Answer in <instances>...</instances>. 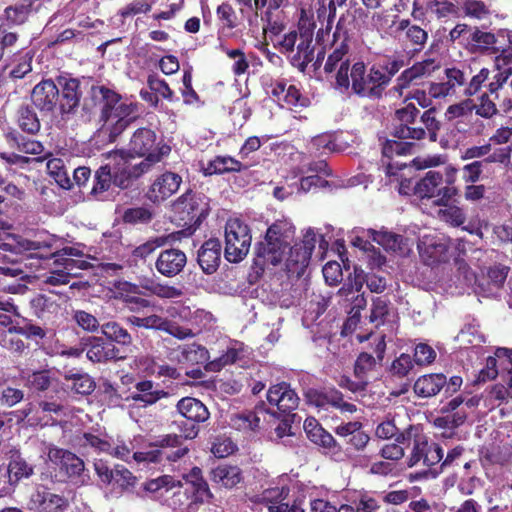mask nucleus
I'll return each instance as SVG.
<instances>
[{
  "instance_id": "obj_2",
  "label": "nucleus",
  "mask_w": 512,
  "mask_h": 512,
  "mask_svg": "<svg viewBox=\"0 0 512 512\" xmlns=\"http://www.w3.org/2000/svg\"><path fill=\"white\" fill-rule=\"evenodd\" d=\"M295 236V227L287 220H277L266 230L263 240L255 244L253 270L262 275L268 265L278 266L288 253Z\"/></svg>"
},
{
  "instance_id": "obj_29",
  "label": "nucleus",
  "mask_w": 512,
  "mask_h": 512,
  "mask_svg": "<svg viewBox=\"0 0 512 512\" xmlns=\"http://www.w3.org/2000/svg\"><path fill=\"white\" fill-rule=\"evenodd\" d=\"M222 244L217 238L205 241L197 254V262L206 274H213L219 268L221 262Z\"/></svg>"
},
{
  "instance_id": "obj_19",
  "label": "nucleus",
  "mask_w": 512,
  "mask_h": 512,
  "mask_svg": "<svg viewBox=\"0 0 512 512\" xmlns=\"http://www.w3.org/2000/svg\"><path fill=\"white\" fill-rule=\"evenodd\" d=\"M439 68V63L432 58L415 62L411 67L403 70L396 78L392 91L401 96L405 89L411 85L420 84L423 79L431 76Z\"/></svg>"
},
{
  "instance_id": "obj_27",
  "label": "nucleus",
  "mask_w": 512,
  "mask_h": 512,
  "mask_svg": "<svg viewBox=\"0 0 512 512\" xmlns=\"http://www.w3.org/2000/svg\"><path fill=\"white\" fill-rule=\"evenodd\" d=\"M187 264L186 254L177 248H169L160 252L155 262L157 271L168 278L180 274Z\"/></svg>"
},
{
  "instance_id": "obj_11",
  "label": "nucleus",
  "mask_w": 512,
  "mask_h": 512,
  "mask_svg": "<svg viewBox=\"0 0 512 512\" xmlns=\"http://www.w3.org/2000/svg\"><path fill=\"white\" fill-rule=\"evenodd\" d=\"M48 455L50 460L59 467L60 473H63L70 482L77 486H85L90 483L89 471L86 469L83 459L75 453L53 447L49 449Z\"/></svg>"
},
{
  "instance_id": "obj_8",
  "label": "nucleus",
  "mask_w": 512,
  "mask_h": 512,
  "mask_svg": "<svg viewBox=\"0 0 512 512\" xmlns=\"http://www.w3.org/2000/svg\"><path fill=\"white\" fill-rule=\"evenodd\" d=\"M455 169L447 175L446 186L443 184V175L439 171L429 170L424 177L415 182V196L420 199L436 198L435 204L450 202L459 194V190L453 184L455 182Z\"/></svg>"
},
{
  "instance_id": "obj_18",
  "label": "nucleus",
  "mask_w": 512,
  "mask_h": 512,
  "mask_svg": "<svg viewBox=\"0 0 512 512\" xmlns=\"http://www.w3.org/2000/svg\"><path fill=\"white\" fill-rule=\"evenodd\" d=\"M267 401L270 405H275L277 411L266 409L264 412L280 418L285 415H296L292 413L299 404V397L296 392L291 388L290 384L281 382L273 385L267 391Z\"/></svg>"
},
{
  "instance_id": "obj_54",
  "label": "nucleus",
  "mask_w": 512,
  "mask_h": 512,
  "mask_svg": "<svg viewBox=\"0 0 512 512\" xmlns=\"http://www.w3.org/2000/svg\"><path fill=\"white\" fill-rule=\"evenodd\" d=\"M135 323L138 326H144L146 328H154L157 330L167 332L168 334H170L180 340L194 336V333L192 332L191 329L179 326L178 322H158V324H155L156 322H152L151 325L148 324L149 322H135Z\"/></svg>"
},
{
  "instance_id": "obj_46",
  "label": "nucleus",
  "mask_w": 512,
  "mask_h": 512,
  "mask_svg": "<svg viewBox=\"0 0 512 512\" xmlns=\"http://www.w3.org/2000/svg\"><path fill=\"white\" fill-rule=\"evenodd\" d=\"M264 494L266 499L276 500L269 505L268 509L270 512H304V509L295 501L292 505H290L289 502H283L288 494V489L286 488H282L281 490H266Z\"/></svg>"
},
{
  "instance_id": "obj_26",
  "label": "nucleus",
  "mask_w": 512,
  "mask_h": 512,
  "mask_svg": "<svg viewBox=\"0 0 512 512\" xmlns=\"http://www.w3.org/2000/svg\"><path fill=\"white\" fill-rule=\"evenodd\" d=\"M363 425L359 421L348 422L336 427L335 433L344 439L346 451H363L370 440V436L362 429Z\"/></svg>"
},
{
  "instance_id": "obj_50",
  "label": "nucleus",
  "mask_w": 512,
  "mask_h": 512,
  "mask_svg": "<svg viewBox=\"0 0 512 512\" xmlns=\"http://www.w3.org/2000/svg\"><path fill=\"white\" fill-rule=\"evenodd\" d=\"M495 73L493 67H483L479 72L473 75L469 82H466V86L463 90V95L466 97H472L481 92L483 87L487 88V85L492 81V75Z\"/></svg>"
},
{
  "instance_id": "obj_15",
  "label": "nucleus",
  "mask_w": 512,
  "mask_h": 512,
  "mask_svg": "<svg viewBox=\"0 0 512 512\" xmlns=\"http://www.w3.org/2000/svg\"><path fill=\"white\" fill-rule=\"evenodd\" d=\"M404 105L394 112L392 135L397 139L423 140L426 131L423 127H407V124H416L420 114L419 109L411 102L404 100Z\"/></svg>"
},
{
  "instance_id": "obj_47",
  "label": "nucleus",
  "mask_w": 512,
  "mask_h": 512,
  "mask_svg": "<svg viewBox=\"0 0 512 512\" xmlns=\"http://www.w3.org/2000/svg\"><path fill=\"white\" fill-rule=\"evenodd\" d=\"M64 379L71 382V385H69L71 390L80 395H89L96 387L93 378L87 373L71 370L64 374Z\"/></svg>"
},
{
  "instance_id": "obj_62",
  "label": "nucleus",
  "mask_w": 512,
  "mask_h": 512,
  "mask_svg": "<svg viewBox=\"0 0 512 512\" xmlns=\"http://www.w3.org/2000/svg\"><path fill=\"white\" fill-rule=\"evenodd\" d=\"M51 375L49 370L34 371L26 377V385L37 391H45L51 385Z\"/></svg>"
},
{
  "instance_id": "obj_48",
  "label": "nucleus",
  "mask_w": 512,
  "mask_h": 512,
  "mask_svg": "<svg viewBox=\"0 0 512 512\" xmlns=\"http://www.w3.org/2000/svg\"><path fill=\"white\" fill-rule=\"evenodd\" d=\"M397 30L405 31L406 39L415 46V50H421L427 42L428 33L420 26L411 24L409 19H401Z\"/></svg>"
},
{
  "instance_id": "obj_3",
  "label": "nucleus",
  "mask_w": 512,
  "mask_h": 512,
  "mask_svg": "<svg viewBox=\"0 0 512 512\" xmlns=\"http://www.w3.org/2000/svg\"><path fill=\"white\" fill-rule=\"evenodd\" d=\"M43 251L35 254L39 258L48 259L54 256L52 244L47 241H32L22 236L12 235L9 242L0 244V275L24 279L27 277L22 269L26 252Z\"/></svg>"
},
{
  "instance_id": "obj_10",
  "label": "nucleus",
  "mask_w": 512,
  "mask_h": 512,
  "mask_svg": "<svg viewBox=\"0 0 512 512\" xmlns=\"http://www.w3.org/2000/svg\"><path fill=\"white\" fill-rule=\"evenodd\" d=\"M316 242V234L312 229H309L299 243L290 244L288 253L284 258V270L289 277L300 278L304 275Z\"/></svg>"
},
{
  "instance_id": "obj_61",
  "label": "nucleus",
  "mask_w": 512,
  "mask_h": 512,
  "mask_svg": "<svg viewBox=\"0 0 512 512\" xmlns=\"http://www.w3.org/2000/svg\"><path fill=\"white\" fill-rule=\"evenodd\" d=\"M153 218V213L146 207H133L124 211L122 219L128 224L149 223Z\"/></svg>"
},
{
  "instance_id": "obj_45",
  "label": "nucleus",
  "mask_w": 512,
  "mask_h": 512,
  "mask_svg": "<svg viewBox=\"0 0 512 512\" xmlns=\"http://www.w3.org/2000/svg\"><path fill=\"white\" fill-rule=\"evenodd\" d=\"M492 95L496 96V94H491L488 89L481 93L478 96L476 103L471 102L469 112L474 111L477 116L484 119H492L497 116L499 114V109L497 108L494 99L491 98ZM495 99H498V96L495 97Z\"/></svg>"
},
{
  "instance_id": "obj_22",
  "label": "nucleus",
  "mask_w": 512,
  "mask_h": 512,
  "mask_svg": "<svg viewBox=\"0 0 512 512\" xmlns=\"http://www.w3.org/2000/svg\"><path fill=\"white\" fill-rule=\"evenodd\" d=\"M27 507L32 512H64L68 508V500L38 485L31 493Z\"/></svg>"
},
{
  "instance_id": "obj_36",
  "label": "nucleus",
  "mask_w": 512,
  "mask_h": 512,
  "mask_svg": "<svg viewBox=\"0 0 512 512\" xmlns=\"http://www.w3.org/2000/svg\"><path fill=\"white\" fill-rule=\"evenodd\" d=\"M265 404L262 402L255 407V411L235 414L230 419L233 428L240 431L256 432L260 429V414L264 412Z\"/></svg>"
},
{
  "instance_id": "obj_14",
  "label": "nucleus",
  "mask_w": 512,
  "mask_h": 512,
  "mask_svg": "<svg viewBox=\"0 0 512 512\" xmlns=\"http://www.w3.org/2000/svg\"><path fill=\"white\" fill-rule=\"evenodd\" d=\"M316 24L309 18L301 16L298 23L299 40L296 44V52L290 56V63L300 72H305L308 64L314 58L313 37Z\"/></svg>"
},
{
  "instance_id": "obj_21",
  "label": "nucleus",
  "mask_w": 512,
  "mask_h": 512,
  "mask_svg": "<svg viewBox=\"0 0 512 512\" xmlns=\"http://www.w3.org/2000/svg\"><path fill=\"white\" fill-rule=\"evenodd\" d=\"M510 267L503 264H494L480 279L476 280L475 293L481 297H496L504 287Z\"/></svg>"
},
{
  "instance_id": "obj_40",
  "label": "nucleus",
  "mask_w": 512,
  "mask_h": 512,
  "mask_svg": "<svg viewBox=\"0 0 512 512\" xmlns=\"http://www.w3.org/2000/svg\"><path fill=\"white\" fill-rule=\"evenodd\" d=\"M135 388L136 392L131 394V399L135 402H143L144 406L152 405L168 396L167 392L158 389L150 380L138 382Z\"/></svg>"
},
{
  "instance_id": "obj_43",
  "label": "nucleus",
  "mask_w": 512,
  "mask_h": 512,
  "mask_svg": "<svg viewBox=\"0 0 512 512\" xmlns=\"http://www.w3.org/2000/svg\"><path fill=\"white\" fill-rule=\"evenodd\" d=\"M305 399L308 404L314 405L321 409H327L328 406H334L340 400V391L336 389L317 390L314 388L308 389L305 394Z\"/></svg>"
},
{
  "instance_id": "obj_55",
  "label": "nucleus",
  "mask_w": 512,
  "mask_h": 512,
  "mask_svg": "<svg viewBox=\"0 0 512 512\" xmlns=\"http://www.w3.org/2000/svg\"><path fill=\"white\" fill-rule=\"evenodd\" d=\"M403 139H388L383 143L382 155L388 159L396 156L410 155L415 147L413 142L402 141Z\"/></svg>"
},
{
  "instance_id": "obj_59",
  "label": "nucleus",
  "mask_w": 512,
  "mask_h": 512,
  "mask_svg": "<svg viewBox=\"0 0 512 512\" xmlns=\"http://www.w3.org/2000/svg\"><path fill=\"white\" fill-rule=\"evenodd\" d=\"M102 333L111 340V342H117L120 344L130 343L131 337L127 330L120 327L117 322H106L102 325Z\"/></svg>"
},
{
  "instance_id": "obj_24",
  "label": "nucleus",
  "mask_w": 512,
  "mask_h": 512,
  "mask_svg": "<svg viewBox=\"0 0 512 512\" xmlns=\"http://www.w3.org/2000/svg\"><path fill=\"white\" fill-rule=\"evenodd\" d=\"M6 143L10 148L16 149L24 154L37 155L35 159L38 162L44 161L52 156L50 151H46L44 145L37 140L24 135L18 129L8 127L4 133Z\"/></svg>"
},
{
  "instance_id": "obj_63",
  "label": "nucleus",
  "mask_w": 512,
  "mask_h": 512,
  "mask_svg": "<svg viewBox=\"0 0 512 512\" xmlns=\"http://www.w3.org/2000/svg\"><path fill=\"white\" fill-rule=\"evenodd\" d=\"M137 478L124 466L116 465L114 467L113 483L122 490H128L136 484Z\"/></svg>"
},
{
  "instance_id": "obj_12",
  "label": "nucleus",
  "mask_w": 512,
  "mask_h": 512,
  "mask_svg": "<svg viewBox=\"0 0 512 512\" xmlns=\"http://www.w3.org/2000/svg\"><path fill=\"white\" fill-rule=\"evenodd\" d=\"M269 95L279 106L294 112H300L311 104L309 97L303 94L297 85L288 84V80L285 78L271 80Z\"/></svg>"
},
{
  "instance_id": "obj_35",
  "label": "nucleus",
  "mask_w": 512,
  "mask_h": 512,
  "mask_svg": "<svg viewBox=\"0 0 512 512\" xmlns=\"http://www.w3.org/2000/svg\"><path fill=\"white\" fill-rule=\"evenodd\" d=\"M446 385V376L442 373L427 374L419 377L413 386L416 395L424 398L438 394Z\"/></svg>"
},
{
  "instance_id": "obj_37",
  "label": "nucleus",
  "mask_w": 512,
  "mask_h": 512,
  "mask_svg": "<svg viewBox=\"0 0 512 512\" xmlns=\"http://www.w3.org/2000/svg\"><path fill=\"white\" fill-rule=\"evenodd\" d=\"M87 358L92 362H106L111 360H120L124 356L121 355L120 349L112 342H100L96 340L87 350Z\"/></svg>"
},
{
  "instance_id": "obj_53",
  "label": "nucleus",
  "mask_w": 512,
  "mask_h": 512,
  "mask_svg": "<svg viewBox=\"0 0 512 512\" xmlns=\"http://www.w3.org/2000/svg\"><path fill=\"white\" fill-rule=\"evenodd\" d=\"M444 208L438 211L439 218L453 227H459L466 222V213L464 209L456 204L446 202L445 204H436Z\"/></svg>"
},
{
  "instance_id": "obj_58",
  "label": "nucleus",
  "mask_w": 512,
  "mask_h": 512,
  "mask_svg": "<svg viewBox=\"0 0 512 512\" xmlns=\"http://www.w3.org/2000/svg\"><path fill=\"white\" fill-rule=\"evenodd\" d=\"M79 445L84 449L91 448L97 453L108 454L110 449H112L111 442L92 433H84L79 440Z\"/></svg>"
},
{
  "instance_id": "obj_25",
  "label": "nucleus",
  "mask_w": 512,
  "mask_h": 512,
  "mask_svg": "<svg viewBox=\"0 0 512 512\" xmlns=\"http://www.w3.org/2000/svg\"><path fill=\"white\" fill-rule=\"evenodd\" d=\"M181 183L182 177L179 174L166 171L152 182L146 197L154 204L161 203L176 193Z\"/></svg>"
},
{
  "instance_id": "obj_31",
  "label": "nucleus",
  "mask_w": 512,
  "mask_h": 512,
  "mask_svg": "<svg viewBox=\"0 0 512 512\" xmlns=\"http://www.w3.org/2000/svg\"><path fill=\"white\" fill-rule=\"evenodd\" d=\"M113 185L111 164L107 163L101 165L94 172L92 186L88 192V196L95 201H106L109 197V190Z\"/></svg>"
},
{
  "instance_id": "obj_1",
  "label": "nucleus",
  "mask_w": 512,
  "mask_h": 512,
  "mask_svg": "<svg viewBox=\"0 0 512 512\" xmlns=\"http://www.w3.org/2000/svg\"><path fill=\"white\" fill-rule=\"evenodd\" d=\"M89 95L94 106L100 107L99 121L108 133L110 142L116 139L138 118L139 106L135 102H121V95L103 86L92 85Z\"/></svg>"
},
{
  "instance_id": "obj_9",
  "label": "nucleus",
  "mask_w": 512,
  "mask_h": 512,
  "mask_svg": "<svg viewBox=\"0 0 512 512\" xmlns=\"http://www.w3.org/2000/svg\"><path fill=\"white\" fill-rule=\"evenodd\" d=\"M252 242L251 229L239 218H230L225 225L224 256L230 263L242 261L248 254Z\"/></svg>"
},
{
  "instance_id": "obj_57",
  "label": "nucleus",
  "mask_w": 512,
  "mask_h": 512,
  "mask_svg": "<svg viewBox=\"0 0 512 512\" xmlns=\"http://www.w3.org/2000/svg\"><path fill=\"white\" fill-rule=\"evenodd\" d=\"M406 65L404 55L394 54L385 56L383 63L378 64L385 76L386 83L389 85L392 78Z\"/></svg>"
},
{
  "instance_id": "obj_23",
  "label": "nucleus",
  "mask_w": 512,
  "mask_h": 512,
  "mask_svg": "<svg viewBox=\"0 0 512 512\" xmlns=\"http://www.w3.org/2000/svg\"><path fill=\"white\" fill-rule=\"evenodd\" d=\"M34 474V466L30 464L19 451L11 452L8 459L5 476L6 484L0 490L1 495L14 492L20 481L30 478Z\"/></svg>"
},
{
  "instance_id": "obj_16",
  "label": "nucleus",
  "mask_w": 512,
  "mask_h": 512,
  "mask_svg": "<svg viewBox=\"0 0 512 512\" xmlns=\"http://www.w3.org/2000/svg\"><path fill=\"white\" fill-rule=\"evenodd\" d=\"M59 91V114L62 118L76 113L82 96L81 80L69 73H61L55 77Z\"/></svg>"
},
{
  "instance_id": "obj_51",
  "label": "nucleus",
  "mask_w": 512,
  "mask_h": 512,
  "mask_svg": "<svg viewBox=\"0 0 512 512\" xmlns=\"http://www.w3.org/2000/svg\"><path fill=\"white\" fill-rule=\"evenodd\" d=\"M373 241L383 246L386 250L404 253V245L407 241L402 235L389 231H373Z\"/></svg>"
},
{
  "instance_id": "obj_41",
  "label": "nucleus",
  "mask_w": 512,
  "mask_h": 512,
  "mask_svg": "<svg viewBox=\"0 0 512 512\" xmlns=\"http://www.w3.org/2000/svg\"><path fill=\"white\" fill-rule=\"evenodd\" d=\"M122 303V309H127L131 312H143V316H132L128 317L127 320H161V318L155 314H148L152 311L150 302L142 297L126 295L120 299Z\"/></svg>"
},
{
  "instance_id": "obj_20",
  "label": "nucleus",
  "mask_w": 512,
  "mask_h": 512,
  "mask_svg": "<svg viewBox=\"0 0 512 512\" xmlns=\"http://www.w3.org/2000/svg\"><path fill=\"white\" fill-rule=\"evenodd\" d=\"M56 79H42L31 91V102L33 106L44 114L59 113V91Z\"/></svg>"
},
{
  "instance_id": "obj_13",
  "label": "nucleus",
  "mask_w": 512,
  "mask_h": 512,
  "mask_svg": "<svg viewBox=\"0 0 512 512\" xmlns=\"http://www.w3.org/2000/svg\"><path fill=\"white\" fill-rule=\"evenodd\" d=\"M112 161V175L114 186L125 190L132 186L133 182L147 173L150 169L141 163L131 164L128 153L125 150H115L108 156Z\"/></svg>"
},
{
  "instance_id": "obj_64",
  "label": "nucleus",
  "mask_w": 512,
  "mask_h": 512,
  "mask_svg": "<svg viewBox=\"0 0 512 512\" xmlns=\"http://www.w3.org/2000/svg\"><path fill=\"white\" fill-rule=\"evenodd\" d=\"M183 479L187 484L191 485L195 492L208 495L209 486L207 481L203 478L202 470L199 467H193L187 474L183 475Z\"/></svg>"
},
{
  "instance_id": "obj_33",
  "label": "nucleus",
  "mask_w": 512,
  "mask_h": 512,
  "mask_svg": "<svg viewBox=\"0 0 512 512\" xmlns=\"http://www.w3.org/2000/svg\"><path fill=\"white\" fill-rule=\"evenodd\" d=\"M177 410L187 421L196 424L205 422L210 416L207 407L200 400L193 397H184L179 400Z\"/></svg>"
},
{
  "instance_id": "obj_38",
  "label": "nucleus",
  "mask_w": 512,
  "mask_h": 512,
  "mask_svg": "<svg viewBox=\"0 0 512 512\" xmlns=\"http://www.w3.org/2000/svg\"><path fill=\"white\" fill-rule=\"evenodd\" d=\"M33 1L22 0L14 5H9L4 9V19L6 25L11 28L13 26H21L25 24L32 12Z\"/></svg>"
},
{
  "instance_id": "obj_5",
  "label": "nucleus",
  "mask_w": 512,
  "mask_h": 512,
  "mask_svg": "<svg viewBox=\"0 0 512 512\" xmlns=\"http://www.w3.org/2000/svg\"><path fill=\"white\" fill-rule=\"evenodd\" d=\"M349 78L353 93L362 98L380 100L388 87L378 64H373L367 69L363 61L355 62Z\"/></svg>"
},
{
  "instance_id": "obj_49",
  "label": "nucleus",
  "mask_w": 512,
  "mask_h": 512,
  "mask_svg": "<svg viewBox=\"0 0 512 512\" xmlns=\"http://www.w3.org/2000/svg\"><path fill=\"white\" fill-rule=\"evenodd\" d=\"M47 171L55 182L63 189L70 190L73 187V182L65 167V164L60 158H48Z\"/></svg>"
},
{
  "instance_id": "obj_39",
  "label": "nucleus",
  "mask_w": 512,
  "mask_h": 512,
  "mask_svg": "<svg viewBox=\"0 0 512 512\" xmlns=\"http://www.w3.org/2000/svg\"><path fill=\"white\" fill-rule=\"evenodd\" d=\"M248 355V350L244 347L243 343L236 342L233 346L229 347L225 354L206 363V371L218 372L228 364H233L241 361Z\"/></svg>"
},
{
  "instance_id": "obj_28",
  "label": "nucleus",
  "mask_w": 512,
  "mask_h": 512,
  "mask_svg": "<svg viewBox=\"0 0 512 512\" xmlns=\"http://www.w3.org/2000/svg\"><path fill=\"white\" fill-rule=\"evenodd\" d=\"M512 46H508L503 49L501 54L495 59V63L492 66L495 73L492 75V81L487 85V88L491 94H496L497 91L503 88L505 83L512 75Z\"/></svg>"
},
{
  "instance_id": "obj_17",
  "label": "nucleus",
  "mask_w": 512,
  "mask_h": 512,
  "mask_svg": "<svg viewBox=\"0 0 512 512\" xmlns=\"http://www.w3.org/2000/svg\"><path fill=\"white\" fill-rule=\"evenodd\" d=\"M450 239L443 235L426 234L419 238L417 248L422 262L430 267L449 261Z\"/></svg>"
},
{
  "instance_id": "obj_44",
  "label": "nucleus",
  "mask_w": 512,
  "mask_h": 512,
  "mask_svg": "<svg viewBox=\"0 0 512 512\" xmlns=\"http://www.w3.org/2000/svg\"><path fill=\"white\" fill-rule=\"evenodd\" d=\"M281 422L277 425L270 435V439L276 443L283 444L284 446H292L294 432H292L291 424L300 422L301 418L298 415H285L281 416Z\"/></svg>"
},
{
  "instance_id": "obj_56",
  "label": "nucleus",
  "mask_w": 512,
  "mask_h": 512,
  "mask_svg": "<svg viewBox=\"0 0 512 512\" xmlns=\"http://www.w3.org/2000/svg\"><path fill=\"white\" fill-rule=\"evenodd\" d=\"M437 114V108L436 107H430L427 110H425L421 116L420 120L423 123L426 131V136L428 135V139L431 142H436L438 139V133L441 129V122L436 117Z\"/></svg>"
},
{
  "instance_id": "obj_42",
  "label": "nucleus",
  "mask_w": 512,
  "mask_h": 512,
  "mask_svg": "<svg viewBox=\"0 0 512 512\" xmlns=\"http://www.w3.org/2000/svg\"><path fill=\"white\" fill-rule=\"evenodd\" d=\"M243 479L238 466L220 465L211 471V480L225 488H233Z\"/></svg>"
},
{
  "instance_id": "obj_6",
  "label": "nucleus",
  "mask_w": 512,
  "mask_h": 512,
  "mask_svg": "<svg viewBox=\"0 0 512 512\" xmlns=\"http://www.w3.org/2000/svg\"><path fill=\"white\" fill-rule=\"evenodd\" d=\"M171 147L162 140L157 141V134L150 128H138L130 138L129 149L126 151L129 157H142L140 163L149 169L159 163L163 157L169 155Z\"/></svg>"
},
{
  "instance_id": "obj_30",
  "label": "nucleus",
  "mask_w": 512,
  "mask_h": 512,
  "mask_svg": "<svg viewBox=\"0 0 512 512\" xmlns=\"http://www.w3.org/2000/svg\"><path fill=\"white\" fill-rule=\"evenodd\" d=\"M169 358L179 364L204 365L205 369L206 363L210 362L208 350L195 343L182 345L172 350L169 353Z\"/></svg>"
},
{
  "instance_id": "obj_4",
  "label": "nucleus",
  "mask_w": 512,
  "mask_h": 512,
  "mask_svg": "<svg viewBox=\"0 0 512 512\" xmlns=\"http://www.w3.org/2000/svg\"><path fill=\"white\" fill-rule=\"evenodd\" d=\"M174 221L184 228L185 235L193 234L207 216V204L200 193L188 189L171 204Z\"/></svg>"
},
{
  "instance_id": "obj_32",
  "label": "nucleus",
  "mask_w": 512,
  "mask_h": 512,
  "mask_svg": "<svg viewBox=\"0 0 512 512\" xmlns=\"http://www.w3.org/2000/svg\"><path fill=\"white\" fill-rule=\"evenodd\" d=\"M248 169L241 161L229 155H217L209 160L201 171L204 176L223 175Z\"/></svg>"
},
{
  "instance_id": "obj_7",
  "label": "nucleus",
  "mask_w": 512,
  "mask_h": 512,
  "mask_svg": "<svg viewBox=\"0 0 512 512\" xmlns=\"http://www.w3.org/2000/svg\"><path fill=\"white\" fill-rule=\"evenodd\" d=\"M342 18L339 19L336 29L333 33V41L331 43V53L328 54L326 62L324 64V72L326 74H331L336 72V86L338 88L348 89L350 86V78H349V70L350 69V61L346 57L349 53V44H348V34L346 31H343L341 35V24Z\"/></svg>"
},
{
  "instance_id": "obj_60",
  "label": "nucleus",
  "mask_w": 512,
  "mask_h": 512,
  "mask_svg": "<svg viewBox=\"0 0 512 512\" xmlns=\"http://www.w3.org/2000/svg\"><path fill=\"white\" fill-rule=\"evenodd\" d=\"M147 85L157 96L160 95L163 99L170 102L174 100L173 90L169 87L168 83L164 79L159 78L157 74L148 75Z\"/></svg>"
},
{
  "instance_id": "obj_34",
  "label": "nucleus",
  "mask_w": 512,
  "mask_h": 512,
  "mask_svg": "<svg viewBox=\"0 0 512 512\" xmlns=\"http://www.w3.org/2000/svg\"><path fill=\"white\" fill-rule=\"evenodd\" d=\"M15 121L18 130L27 135H36L41 129V123L35 111V107L22 104L16 110Z\"/></svg>"
},
{
  "instance_id": "obj_52",
  "label": "nucleus",
  "mask_w": 512,
  "mask_h": 512,
  "mask_svg": "<svg viewBox=\"0 0 512 512\" xmlns=\"http://www.w3.org/2000/svg\"><path fill=\"white\" fill-rule=\"evenodd\" d=\"M35 56L33 50H28L19 54L8 72L9 78L13 80L23 79L27 74L32 71V61Z\"/></svg>"
}]
</instances>
